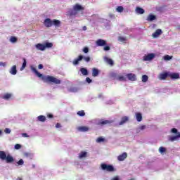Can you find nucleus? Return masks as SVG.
Returning <instances> with one entry per match:
<instances>
[{
	"instance_id": "obj_1",
	"label": "nucleus",
	"mask_w": 180,
	"mask_h": 180,
	"mask_svg": "<svg viewBox=\"0 0 180 180\" xmlns=\"http://www.w3.org/2000/svg\"><path fill=\"white\" fill-rule=\"evenodd\" d=\"M32 71H33V72H34V74H36L37 76H38L39 78H41L44 82H53V84H61V80L53 77V76H50V75H43L41 73L39 72V71H37V69H36L34 67L31 68Z\"/></svg>"
},
{
	"instance_id": "obj_2",
	"label": "nucleus",
	"mask_w": 180,
	"mask_h": 180,
	"mask_svg": "<svg viewBox=\"0 0 180 180\" xmlns=\"http://www.w3.org/2000/svg\"><path fill=\"white\" fill-rule=\"evenodd\" d=\"M44 25L46 27H51V26H55L56 27H60V25H61V22L58 20H53L50 18H46L44 21Z\"/></svg>"
},
{
	"instance_id": "obj_3",
	"label": "nucleus",
	"mask_w": 180,
	"mask_h": 180,
	"mask_svg": "<svg viewBox=\"0 0 180 180\" xmlns=\"http://www.w3.org/2000/svg\"><path fill=\"white\" fill-rule=\"evenodd\" d=\"M101 169L103 171H108V172H113L115 167L112 165H106L105 163L101 164Z\"/></svg>"
},
{
	"instance_id": "obj_4",
	"label": "nucleus",
	"mask_w": 180,
	"mask_h": 180,
	"mask_svg": "<svg viewBox=\"0 0 180 180\" xmlns=\"http://www.w3.org/2000/svg\"><path fill=\"white\" fill-rule=\"evenodd\" d=\"M73 11H72L70 13V16L77 15V12H79V11H84V7H82V6H81L79 4H75L73 6Z\"/></svg>"
},
{
	"instance_id": "obj_5",
	"label": "nucleus",
	"mask_w": 180,
	"mask_h": 180,
	"mask_svg": "<svg viewBox=\"0 0 180 180\" xmlns=\"http://www.w3.org/2000/svg\"><path fill=\"white\" fill-rule=\"evenodd\" d=\"M168 77H169V72H165L158 75V79H160V81H164L167 79Z\"/></svg>"
},
{
	"instance_id": "obj_6",
	"label": "nucleus",
	"mask_w": 180,
	"mask_h": 180,
	"mask_svg": "<svg viewBox=\"0 0 180 180\" xmlns=\"http://www.w3.org/2000/svg\"><path fill=\"white\" fill-rule=\"evenodd\" d=\"M96 44L98 47H103V46H106L107 44H106V41L102 39H99L96 41Z\"/></svg>"
},
{
	"instance_id": "obj_7",
	"label": "nucleus",
	"mask_w": 180,
	"mask_h": 180,
	"mask_svg": "<svg viewBox=\"0 0 180 180\" xmlns=\"http://www.w3.org/2000/svg\"><path fill=\"white\" fill-rule=\"evenodd\" d=\"M154 57H155V54L149 53L147 56H145L143 57V60L144 61H151V60H153V58H154Z\"/></svg>"
},
{
	"instance_id": "obj_8",
	"label": "nucleus",
	"mask_w": 180,
	"mask_h": 180,
	"mask_svg": "<svg viewBox=\"0 0 180 180\" xmlns=\"http://www.w3.org/2000/svg\"><path fill=\"white\" fill-rule=\"evenodd\" d=\"M127 77L129 81H136L137 79V76H136V75L133 73L127 74Z\"/></svg>"
},
{
	"instance_id": "obj_9",
	"label": "nucleus",
	"mask_w": 180,
	"mask_h": 180,
	"mask_svg": "<svg viewBox=\"0 0 180 180\" xmlns=\"http://www.w3.org/2000/svg\"><path fill=\"white\" fill-rule=\"evenodd\" d=\"M169 78H171V79H179V73L169 72Z\"/></svg>"
},
{
	"instance_id": "obj_10",
	"label": "nucleus",
	"mask_w": 180,
	"mask_h": 180,
	"mask_svg": "<svg viewBox=\"0 0 180 180\" xmlns=\"http://www.w3.org/2000/svg\"><path fill=\"white\" fill-rule=\"evenodd\" d=\"M126 158H127V153H126V152H124L122 154L120 155L117 157L118 161H124V160H126Z\"/></svg>"
},
{
	"instance_id": "obj_11",
	"label": "nucleus",
	"mask_w": 180,
	"mask_h": 180,
	"mask_svg": "<svg viewBox=\"0 0 180 180\" xmlns=\"http://www.w3.org/2000/svg\"><path fill=\"white\" fill-rule=\"evenodd\" d=\"M162 34V30L161 29H158L156 31L152 34L153 39H157L158 36H160V34Z\"/></svg>"
},
{
	"instance_id": "obj_12",
	"label": "nucleus",
	"mask_w": 180,
	"mask_h": 180,
	"mask_svg": "<svg viewBox=\"0 0 180 180\" xmlns=\"http://www.w3.org/2000/svg\"><path fill=\"white\" fill-rule=\"evenodd\" d=\"M83 58H84V56L82 55L79 56L77 58L73 60L72 64L74 65H78V64H79V61H81Z\"/></svg>"
},
{
	"instance_id": "obj_13",
	"label": "nucleus",
	"mask_w": 180,
	"mask_h": 180,
	"mask_svg": "<svg viewBox=\"0 0 180 180\" xmlns=\"http://www.w3.org/2000/svg\"><path fill=\"white\" fill-rule=\"evenodd\" d=\"M37 50H40L41 51H44L46 48L44 46V44H37L35 45Z\"/></svg>"
},
{
	"instance_id": "obj_14",
	"label": "nucleus",
	"mask_w": 180,
	"mask_h": 180,
	"mask_svg": "<svg viewBox=\"0 0 180 180\" xmlns=\"http://www.w3.org/2000/svg\"><path fill=\"white\" fill-rule=\"evenodd\" d=\"M127 122H129V117L124 116L122 117L121 121L120 122L119 124L120 126H123L124 123H127Z\"/></svg>"
},
{
	"instance_id": "obj_15",
	"label": "nucleus",
	"mask_w": 180,
	"mask_h": 180,
	"mask_svg": "<svg viewBox=\"0 0 180 180\" xmlns=\"http://www.w3.org/2000/svg\"><path fill=\"white\" fill-rule=\"evenodd\" d=\"M180 138V133H178L177 135L176 136H169V141H176V140H178V139Z\"/></svg>"
},
{
	"instance_id": "obj_16",
	"label": "nucleus",
	"mask_w": 180,
	"mask_h": 180,
	"mask_svg": "<svg viewBox=\"0 0 180 180\" xmlns=\"http://www.w3.org/2000/svg\"><path fill=\"white\" fill-rule=\"evenodd\" d=\"M10 74L12 75H16L18 74V70H16V65H13L10 70Z\"/></svg>"
},
{
	"instance_id": "obj_17",
	"label": "nucleus",
	"mask_w": 180,
	"mask_h": 180,
	"mask_svg": "<svg viewBox=\"0 0 180 180\" xmlns=\"http://www.w3.org/2000/svg\"><path fill=\"white\" fill-rule=\"evenodd\" d=\"M5 160L6 161L7 164L13 162V161H14L13 157L11 156V155H7Z\"/></svg>"
},
{
	"instance_id": "obj_18",
	"label": "nucleus",
	"mask_w": 180,
	"mask_h": 180,
	"mask_svg": "<svg viewBox=\"0 0 180 180\" xmlns=\"http://www.w3.org/2000/svg\"><path fill=\"white\" fill-rule=\"evenodd\" d=\"M136 13H138L139 15H143L146 11H144V9H143L141 7H136Z\"/></svg>"
},
{
	"instance_id": "obj_19",
	"label": "nucleus",
	"mask_w": 180,
	"mask_h": 180,
	"mask_svg": "<svg viewBox=\"0 0 180 180\" xmlns=\"http://www.w3.org/2000/svg\"><path fill=\"white\" fill-rule=\"evenodd\" d=\"M104 60H105V61L106 63H108L109 64V65L112 66V65H114V64H115V63L113 62V60H112L111 58H108V57H105V58H104Z\"/></svg>"
},
{
	"instance_id": "obj_20",
	"label": "nucleus",
	"mask_w": 180,
	"mask_h": 180,
	"mask_svg": "<svg viewBox=\"0 0 180 180\" xmlns=\"http://www.w3.org/2000/svg\"><path fill=\"white\" fill-rule=\"evenodd\" d=\"M99 75V70L95 68L92 69V76L93 77H98Z\"/></svg>"
},
{
	"instance_id": "obj_21",
	"label": "nucleus",
	"mask_w": 180,
	"mask_h": 180,
	"mask_svg": "<svg viewBox=\"0 0 180 180\" xmlns=\"http://www.w3.org/2000/svg\"><path fill=\"white\" fill-rule=\"evenodd\" d=\"M88 153L85 152V151H82L79 154V158L81 160L82 158H86Z\"/></svg>"
},
{
	"instance_id": "obj_22",
	"label": "nucleus",
	"mask_w": 180,
	"mask_h": 180,
	"mask_svg": "<svg viewBox=\"0 0 180 180\" xmlns=\"http://www.w3.org/2000/svg\"><path fill=\"white\" fill-rule=\"evenodd\" d=\"M6 153H5V151H0V159L5 160L6 159Z\"/></svg>"
},
{
	"instance_id": "obj_23",
	"label": "nucleus",
	"mask_w": 180,
	"mask_h": 180,
	"mask_svg": "<svg viewBox=\"0 0 180 180\" xmlns=\"http://www.w3.org/2000/svg\"><path fill=\"white\" fill-rule=\"evenodd\" d=\"M148 22H153V20H155V15L153 14H150L147 18Z\"/></svg>"
},
{
	"instance_id": "obj_24",
	"label": "nucleus",
	"mask_w": 180,
	"mask_h": 180,
	"mask_svg": "<svg viewBox=\"0 0 180 180\" xmlns=\"http://www.w3.org/2000/svg\"><path fill=\"white\" fill-rule=\"evenodd\" d=\"M113 123V120H104L99 122L100 124L104 125V124H110Z\"/></svg>"
},
{
	"instance_id": "obj_25",
	"label": "nucleus",
	"mask_w": 180,
	"mask_h": 180,
	"mask_svg": "<svg viewBox=\"0 0 180 180\" xmlns=\"http://www.w3.org/2000/svg\"><path fill=\"white\" fill-rule=\"evenodd\" d=\"M136 117L137 122H141V120H143V115H141V113L137 112Z\"/></svg>"
},
{
	"instance_id": "obj_26",
	"label": "nucleus",
	"mask_w": 180,
	"mask_h": 180,
	"mask_svg": "<svg viewBox=\"0 0 180 180\" xmlns=\"http://www.w3.org/2000/svg\"><path fill=\"white\" fill-rule=\"evenodd\" d=\"M44 46L46 49H51V47H53V43L51 42H46L45 44H44Z\"/></svg>"
},
{
	"instance_id": "obj_27",
	"label": "nucleus",
	"mask_w": 180,
	"mask_h": 180,
	"mask_svg": "<svg viewBox=\"0 0 180 180\" xmlns=\"http://www.w3.org/2000/svg\"><path fill=\"white\" fill-rule=\"evenodd\" d=\"M78 130L79 131H88V130H89V128H88V127H79L78 128Z\"/></svg>"
},
{
	"instance_id": "obj_28",
	"label": "nucleus",
	"mask_w": 180,
	"mask_h": 180,
	"mask_svg": "<svg viewBox=\"0 0 180 180\" xmlns=\"http://www.w3.org/2000/svg\"><path fill=\"white\" fill-rule=\"evenodd\" d=\"M11 97H12V94L7 93L4 95L3 99H6V101H8V99H11Z\"/></svg>"
},
{
	"instance_id": "obj_29",
	"label": "nucleus",
	"mask_w": 180,
	"mask_h": 180,
	"mask_svg": "<svg viewBox=\"0 0 180 180\" xmlns=\"http://www.w3.org/2000/svg\"><path fill=\"white\" fill-rule=\"evenodd\" d=\"M39 122H46V116L44 115H39L37 117Z\"/></svg>"
},
{
	"instance_id": "obj_30",
	"label": "nucleus",
	"mask_w": 180,
	"mask_h": 180,
	"mask_svg": "<svg viewBox=\"0 0 180 180\" xmlns=\"http://www.w3.org/2000/svg\"><path fill=\"white\" fill-rule=\"evenodd\" d=\"M118 41H120L121 43H126V41H127V39H126V37H119Z\"/></svg>"
},
{
	"instance_id": "obj_31",
	"label": "nucleus",
	"mask_w": 180,
	"mask_h": 180,
	"mask_svg": "<svg viewBox=\"0 0 180 180\" xmlns=\"http://www.w3.org/2000/svg\"><path fill=\"white\" fill-rule=\"evenodd\" d=\"M80 72L83 75H88V70H86V68H81Z\"/></svg>"
},
{
	"instance_id": "obj_32",
	"label": "nucleus",
	"mask_w": 180,
	"mask_h": 180,
	"mask_svg": "<svg viewBox=\"0 0 180 180\" xmlns=\"http://www.w3.org/2000/svg\"><path fill=\"white\" fill-rule=\"evenodd\" d=\"M123 11H124V8L122 6H120L117 7V8H116V11L119 12L120 13H122V12H123Z\"/></svg>"
},
{
	"instance_id": "obj_33",
	"label": "nucleus",
	"mask_w": 180,
	"mask_h": 180,
	"mask_svg": "<svg viewBox=\"0 0 180 180\" xmlns=\"http://www.w3.org/2000/svg\"><path fill=\"white\" fill-rule=\"evenodd\" d=\"M10 41L11 43H16V41H18V38H16V37H11L10 38Z\"/></svg>"
},
{
	"instance_id": "obj_34",
	"label": "nucleus",
	"mask_w": 180,
	"mask_h": 180,
	"mask_svg": "<svg viewBox=\"0 0 180 180\" xmlns=\"http://www.w3.org/2000/svg\"><path fill=\"white\" fill-rule=\"evenodd\" d=\"M24 68H26V59L23 58V63L20 68V71H23Z\"/></svg>"
},
{
	"instance_id": "obj_35",
	"label": "nucleus",
	"mask_w": 180,
	"mask_h": 180,
	"mask_svg": "<svg viewBox=\"0 0 180 180\" xmlns=\"http://www.w3.org/2000/svg\"><path fill=\"white\" fill-rule=\"evenodd\" d=\"M148 81V76L143 75L142 76V82H147Z\"/></svg>"
},
{
	"instance_id": "obj_36",
	"label": "nucleus",
	"mask_w": 180,
	"mask_h": 180,
	"mask_svg": "<svg viewBox=\"0 0 180 180\" xmlns=\"http://www.w3.org/2000/svg\"><path fill=\"white\" fill-rule=\"evenodd\" d=\"M164 60H165L166 61H169V60H172V56L166 55L164 56Z\"/></svg>"
},
{
	"instance_id": "obj_37",
	"label": "nucleus",
	"mask_w": 180,
	"mask_h": 180,
	"mask_svg": "<svg viewBox=\"0 0 180 180\" xmlns=\"http://www.w3.org/2000/svg\"><path fill=\"white\" fill-rule=\"evenodd\" d=\"M77 115H78V116H81V117L85 116V111H84V110L78 111Z\"/></svg>"
},
{
	"instance_id": "obj_38",
	"label": "nucleus",
	"mask_w": 180,
	"mask_h": 180,
	"mask_svg": "<svg viewBox=\"0 0 180 180\" xmlns=\"http://www.w3.org/2000/svg\"><path fill=\"white\" fill-rule=\"evenodd\" d=\"M159 151H160V153H161V154H162V153H165V151H167V149H165V148L161 146L159 148Z\"/></svg>"
},
{
	"instance_id": "obj_39",
	"label": "nucleus",
	"mask_w": 180,
	"mask_h": 180,
	"mask_svg": "<svg viewBox=\"0 0 180 180\" xmlns=\"http://www.w3.org/2000/svg\"><path fill=\"white\" fill-rule=\"evenodd\" d=\"M14 148L15 150H20V148H22V146L19 143H17L15 145Z\"/></svg>"
},
{
	"instance_id": "obj_40",
	"label": "nucleus",
	"mask_w": 180,
	"mask_h": 180,
	"mask_svg": "<svg viewBox=\"0 0 180 180\" xmlns=\"http://www.w3.org/2000/svg\"><path fill=\"white\" fill-rule=\"evenodd\" d=\"M171 131H172V133H174V134H176V135H178V133H180L178 131V129H176V128L172 129Z\"/></svg>"
},
{
	"instance_id": "obj_41",
	"label": "nucleus",
	"mask_w": 180,
	"mask_h": 180,
	"mask_svg": "<svg viewBox=\"0 0 180 180\" xmlns=\"http://www.w3.org/2000/svg\"><path fill=\"white\" fill-rule=\"evenodd\" d=\"M97 143H102V141H105V139L102 138V137H98L96 139Z\"/></svg>"
},
{
	"instance_id": "obj_42",
	"label": "nucleus",
	"mask_w": 180,
	"mask_h": 180,
	"mask_svg": "<svg viewBox=\"0 0 180 180\" xmlns=\"http://www.w3.org/2000/svg\"><path fill=\"white\" fill-rule=\"evenodd\" d=\"M83 58H84V61H86V63H89V61H91V58L89 56H87V57L83 56Z\"/></svg>"
},
{
	"instance_id": "obj_43",
	"label": "nucleus",
	"mask_w": 180,
	"mask_h": 180,
	"mask_svg": "<svg viewBox=\"0 0 180 180\" xmlns=\"http://www.w3.org/2000/svg\"><path fill=\"white\" fill-rule=\"evenodd\" d=\"M110 76L111 78H116V77H117V75L115 72H111L110 74Z\"/></svg>"
},
{
	"instance_id": "obj_44",
	"label": "nucleus",
	"mask_w": 180,
	"mask_h": 180,
	"mask_svg": "<svg viewBox=\"0 0 180 180\" xmlns=\"http://www.w3.org/2000/svg\"><path fill=\"white\" fill-rule=\"evenodd\" d=\"M118 81H126V77L124 76L118 77Z\"/></svg>"
},
{
	"instance_id": "obj_45",
	"label": "nucleus",
	"mask_w": 180,
	"mask_h": 180,
	"mask_svg": "<svg viewBox=\"0 0 180 180\" xmlns=\"http://www.w3.org/2000/svg\"><path fill=\"white\" fill-rule=\"evenodd\" d=\"M4 133H6V134H11V129L6 128L4 130Z\"/></svg>"
},
{
	"instance_id": "obj_46",
	"label": "nucleus",
	"mask_w": 180,
	"mask_h": 180,
	"mask_svg": "<svg viewBox=\"0 0 180 180\" xmlns=\"http://www.w3.org/2000/svg\"><path fill=\"white\" fill-rule=\"evenodd\" d=\"M18 165H23V164H25V162L23 161L22 159H20L18 162H17Z\"/></svg>"
},
{
	"instance_id": "obj_47",
	"label": "nucleus",
	"mask_w": 180,
	"mask_h": 180,
	"mask_svg": "<svg viewBox=\"0 0 180 180\" xmlns=\"http://www.w3.org/2000/svg\"><path fill=\"white\" fill-rule=\"evenodd\" d=\"M103 50H104V51H109V50H110V46H105L103 47Z\"/></svg>"
},
{
	"instance_id": "obj_48",
	"label": "nucleus",
	"mask_w": 180,
	"mask_h": 180,
	"mask_svg": "<svg viewBox=\"0 0 180 180\" xmlns=\"http://www.w3.org/2000/svg\"><path fill=\"white\" fill-rule=\"evenodd\" d=\"M83 51H84V53H89V49L88 48V47H84V49H83Z\"/></svg>"
},
{
	"instance_id": "obj_49",
	"label": "nucleus",
	"mask_w": 180,
	"mask_h": 180,
	"mask_svg": "<svg viewBox=\"0 0 180 180\" xmlns=\"http://www.w3.org/2000/svg\"><path fill=\"white\" fill-rule=\"evenodd\" d=\"M86 82L88 84H91V82H92V79H91V78H89V77H86Z\"/></svg>"
},
{
	"instance_id": "obj_50",
	"label": "nucleus",
	"mask_w": 180,
	"mask_h": 180,
	"mask_svg": "<svg viewBox=\"0 0 180 180\" xmlns=\"http://www.w3.org/2000/svg\"><path fill=\"white\" fill-rule=\"evenodd\" d=\"M47 117H49V119H53V117H54V116L53 115V114H48Z\"/></svg>"
},
{
	"instance_id": "obj_51",
	"label": "nucleus",
	"mask_w": 180,
	"mask_h": 180,
	"mask_svg": "<svg viewBox=\"0 0 180 180\" xmlns=\"http://www.w3.org/2000/svg\"><path fill=\"white\" fill-rule=\"evenodd\" d=\"M56 129H60V127H61V124L57 123V124H56Z\"/></svg>"
},
{
	"instance_id": "obj_52",
	"label": "nucleus",
	"mask_w": 180,
	"mask_h": 180,
	"mask_svg": "<svg viewBox=\"0 0 180 180\" xmlns=\"http://www.w3.org/2000/svg\"><path fill=\"white\" fill-rule=\"evenodd\" d=\"M38 68H39V70H43V65L42 64H39L38 65Z\"/></svg>"
},
{
	"instance_id": "obj_53",
	"label": "nucleus",
	"mask_w": 180,
	"mask_h": 180,
	"mask_svg": "<svg viewBox=\"0 0 180 180\" xmlns=\"http://www.w3.org/2000/svg\"><path fill=\"white\" fill-rule=\"evenodd\" d=\"M140 130H144L146 129V125H142L139 127Z\"/></svg>"
},
{
	"instance_id": "obj_54",
	"label": "nucleus",
	"mask_w": 180,
	"mask_h": 180,
	"mask_svg": "<svg viewBox=\"0 0 180 180\" xmlns=\"http://www.w3.org/2000/svg\"><path fill=\"white\" fill-rule=\"evenodd\" d=\"M22 137H29V136L26 133H22Z\"/></svg>"
},
{
	"instance_id": "obj_55",
	"label": "nucleus",
	"mask_w": 180,
	"mask_h": 180,
	"mask_svg": "<svg viewBox=\"0 0 180 180\" xmlns=\"http://www.w3.org/2000/svg\"><path fill=\"white\" fill-rule=\"evenodd\" d=\"M0 65H2V67H5L6 65L4 62H0Z\"/></svg>"
},
{
	"instance_id": "obj_56",
	"label": "nucleus",
	"mask_w": 180,
	"mask_h": 180,
	"mask_svg": "<svg viewBox=\"0 0 180 180\" xmlns=\"http://www.w3.org/2000/svg\"><path fill=\"white\" fill-rule=\"evenodd\" d=\"M112 180H119V177L115 176Z\"/></svg>"
},
{
	"instance_id": "obj_57",
	"label": "nucleus",
	"mask_w": 180,
	"mask_h": 180,
	"mask_svg": "<svg viewBox=\"0 0 180 180\" xmlns=\"http://www.w3.org/2000/svg\"><path fill=\"white\" fill-rule=\"evenodd\" d=\"M83 30H86V26L83 27Z\"/></svg>"
},
{
	"instance_id": "obj_58",
	"label": "nucleus",
	"mask_w": 180,
	"mask_h": 180,
	"mask_svg": "<svg viewBox=\"0 0 180 180\" xmlns=\"http://www.w3.org/2000/svg\"><path fill=\"white\" fill-rule=\"evenodd\" d=\"M102 96H103L102 94L98 95V98H102Z\"/></svg>"
},
{
	"instance_id": "obj_59",
	"label": "nucleus",
	"mask_w": 180,
	"mask_h": 180,
	"mask_svg": "<svg viewBox=\"0 0 180 180\" xmlns=\"http://www.w3.org/2000/svg\"><path fill=\"white\" fill-rule=\"evenodd\" d=\"M1 134H2V131L0 130V136H1Z\"/></svg>"
},
{
	"instance_id": "obj_60",
	"label": "nucleus",
	"mask_w": 180,
	"mask_h": 180,
	"mask_svg": "<svg viewBox=\"0 0 180 180\" xmlns=\"http://www.w3.org/2000/svg\"><path fill=\"white\" fill-rule=\"evenodd\" d=\"M19 180H22V179H19Z\"/></svg>"
},
{
	"instance_id": "obj_61",
	"label": "nucleus",
	"mask_w": 180,
	"mask_h": 180,
	"mask_svg": "<svg viewBox=\"0 0 180 180\" xmlns=\"http://www.w3.org/2000/svg\"><path fill=\"white\" fill-rule=\"evenodd\" d=\"M130 180H134V179H130Z\"/></svg>"
}]
</instances>
